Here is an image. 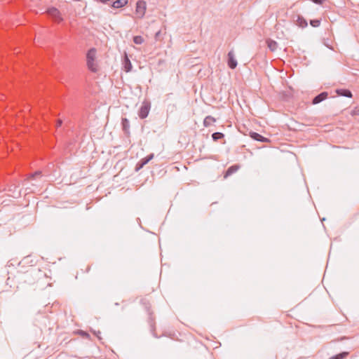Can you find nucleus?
<instances>
[{
  "label": "nucleus",
  "mask_w": 359,
  "mask_h": 359,
  "mask_svg": "<svg viewBox=\"0 0 359 359\" xmlns=\"http://www.w3.org/2000/svg\"><path fill=\"white\" fill-rule=\"evenodd\" d=\"M159 34H160V31H158V32L156 33L155 38L157 39L158 36H159Z\"/></svg>",
  "instance_id": "27"
},
{
  "label": "nucleus",
  "mask_w": 359,
  "mask_h": 359,
  "mask_svg": "<svg viewBox=\"0 0 359 359\" xmlns=\"http://www.w3.org/2000/svg\"><path fill=\"white\" fill-rule=\"evenodd\" d=\"M96 49L93 48H90L86 55L87 66L90 71L93 72H97L98 71V65L95 62L96 58Z\"/></svg>",
  "instance_id": "1"
},
{
  "label": "nucleus",
  "mask_w": 359,
  "mask_h": 359,
  "mask_svg": "<svg viewBox=\"0 0 359 359\" xmlns=\"http://www.w3.org/2000/svg\"><path fill=\"white\" fill-rule=\"evenodd\" d=\"M348 355V352H342L336 355L330 357L329 359H344Z\"/></svg>",
  "instance_id": "17"
},
{
  "label": "nucleus",
  "mask_w": 359,
  "mask_h": 359,
  "mask_svg": "<svg viewBox=\"0 0 359 359\" xmlns=\"http://www.w3.org/2000/svg\"><path fill=\"white\" fill-rule=\"evenodd\" d=\"M123 69H124L125 72H129L131 71L133 66H132L130 60H129L127 54H125L123 61Z\"/></svg>",
  "instance_id": "9"
},
{
  "label": "nucleus",
  "mask_w": 359,
  "mask_h": 359,
  "mask_svg": "<svg viewBox=\"0 0 359 359\" xmlns=\"http://www.w3.org/2000/svg\"><path fill=\"white\" fill-rule=\"evenodd\" d=\"M154 155V154H150L145 158H142L136 165L135 170L137 171L140 169L142 168L144 165L148 163L151 159H153Z\"/></svg>",
  "instance_id": "5"
},
{
  "label": "nucleus",
  "mask_w": 359,
  "mask_h": 359,
  "mask_svg": "<svg viewBox=\"0 0 359 359\" xmlns=\"http://www.w3.org/2000/svg\"><path fill=\"white\" fill-rule=\"evenodd\" d=\"M151 109V103L148 100H144L140 108L138 116L140 118L143 119L147 117Z\"/></svg>",
  "instance_id": "2"
},
{
  "label": "nucleus",
  "mask_w": 359,
  "mask_h": 359,
  "mask_svg": "<svg viewBox=\"0 0 359 359\" xmlns=\"http://www.w3.org/2000/svg\"><path fill=\"white\" fill-rule=\"evenodd\" d=\"M133 42L135 44H142L144 42V39L141 36H135L133 37Z\"/></svg>",
  "instance_id": "19"
},
{
  "label": "nucleus",
  "mask_w": 359,
  "mask_h": 359,
  "mask_svg": "<svg viewBox=\"0 0 359 359\" xmlns=\"http://www.w3.org/2000/svg\"><path fill=\"white\" fill-rule=\"evenodd\" d=\"M147 9L146 3L144 1H138L136 3L135 13L138 18H142Z\"/></svg>",
  "instance_id": "4"
},
{
  "label": "nucleus",
  "mask_w": 359,
  "mask_h": 359,
  "mask_svg": "<svg viewBox=\"0 0 359 359\" xmlns=\"http://www.w3.org/2000/svg\"><path fill=\"white\" fill-rule=\"evenodd\" d=\"M310 24L311 26L314 27H318L320 25V20H311L310 21Z\"/></svg>",
  "instance_id": "20"
},
{
  "label": "nucleus",
  "mask_w": 359,
  "mask_h": 359,
  "mask_svg": "<svg viewBox=\"0 0 359 359\" xmlns=\"http://www.w3.org/2000/svg\"><path fill=\"white\" fill-rule=\"evenodd\" d=\"M297 23L298 26L302 28L306 27L307 26V22L303 17L299 16L297 20Z\"/></svg>",
  "instance_id": "15"
},
{
  "label": "nucleus",
  "mask_w": 359,
  "mask_h": 359,
  "mask_svg": "<svg viewBox=\"0 0 359 359\" xmlns=\"http://www.w3.org/2000/svg\"><path fill=\"white\" fill-rule=\"evenodd\" d=\"M48 15L56 22H60L63 20L60 11L54 7L47 10Z\"/></svg>",
  "instance_id": "3"
},
{
  "label": "nucleus",
  "mask_w": 359,
  "mask_h": 359,
  "mask_svg": "<svg viewBox=\"0 0 359 359\" xmlns=\"http://www.w3.org/2000/svg\"><path fill=\"white\" fill-rule=\"evenodd\" d=\"M336 93L338 95L344 96L347 97H352L351 92L348 89H337Z\"/></svg>",
  "instance_id": "11"
},
{
  "label": "nucleus",
  "mask_w": 359,
  "mask_h": 359,
  "mask_svg": "<svg viewBox=\"0 0 359 359\" xmlns=\"http://www.w3.org/2000/svg\"><path fill=\"white\" fill-rule=\"evenodd\" d=\"M41 172L40 171H36L33 174H30L29 176L27 177V180H31L32 178H34L37 176H41Z\"/></svg>",
  "instance_id": "22"
},
{
  "label": "nucleus",
  "mask_w": 359,
  "mask_h": 359,
  "mask_svg": "<svg viewBox=\"0 0 359 359\" xmlns=\"http://www.w3.org/2000/svg\"><path fill=\"white\" fill-rule=\"evenodd\" d=\"M224 137V134L222 133L216 132L212 135V137L214 141H217L218 140L222 139Z\"/></svg>",
  "instance_id": "18"
},
{
  "label": "nucleus",
  "mask_w": 359,
  "mask_h": 359,
  "mask_svg": "<svg viewBox=\"0 0 359 359\" xmlns=\"http://www.w3.org/2000/svg\"><path fill=\"white\" fill-rule=\"evenodd\" d=\"M327 96L328 93L327 92H323L313 98L312 103L313 104H318L322 101L325 100V99H327Z\"/></svg>",
  "instance_id": "8"
},
{
  "label": "nucleus",
  "mask_w": 359,
  "mask_h": 359,
  "mask_svg": "<svg viewBox=\"0 0 359 359\" xmlns=\"http://www.w3.org/2000/svg\"><path fill=\"white\" fill-rule=\"evenodd\" d=\"M122 128L125 133H128L129 132L130 128V122L126 118H123L122 121Z\"/></svg>",
  "instance_id": "14"
},
{
  "label": "nucleus",
  "mask_w": 359,
  "mask_h": 359,
  "mask_svg": "<svg viewBox=\"0 0 359 359\" xmlns=\"http://www.w3.org/2000/svg\"><path fill=\"white\" fill-rule=\"evenodd\" d=\"M239 168H240V166L238 165H233L230 166L227 169L226 172L224 173V178L226 179L228 177H229L230 175H231L232 174L236 172Z\"/></svg>",
  "instance_id": "10"
},
{
  "label": "nucleus",
  "mask_w": 359,
  "mask_h": 359,
  "mask_svg": "<svg viewBox=\"0 0 359 359\" xmlns=\"http://www.w3.org/2000/svg\"><path fill=\"white\" fill-rule=\"evenodd\" d=\"M102 3H104V4H106L109 1H110L111 0H100Z\"/></svg>",
  "instance_id": "26"
},
{
  "label": "nucleus",
  "mask_w": 359,
  "mask_h": 359,
  "mask_svg": "<svg viewBox=\"0 0 359 359\" xmlns=\"http://www.w3.org/2000/svg\"><path fill=\"white\" fill-rule=\"evenodd\" d=\"M250 136L253 140L259 141V142H270L269 139L264 137L262 135H261L259 133H255V132H250Z\"/></svg>",
  "instance_id": "7"
},
{
  "label": "nucleus",
  "mask_w": 359,
  "mask_h": 359,
  "mask_svg": "<svg viewBox=\"0 0 359 359\" xmlns=\"http://www.w3.org/2000/svg\"><path fill=\"white\" fill-rule=\"evenodd\" d=\"M267 45H268L269 48L272 51L275 50L278 46L277 43L273 40H268Z\"/></svg>",
  "instance_id": "16"
},
{
  "label": "nucleus",
  "mask_w": 359,
  "mask_h": 359,
  "mask_svg": "<svg viewBox=\"0 0 359 359\" xmlns=\"http://www.w3.org/2000/svg\"><path fill=\"white\" fill-rule=\"evenodd\" d=\"M78 333H79L81 336H82L83 337H84V338H89V337H90L89 334H88V333H87V332H85V331L79 330V331L78 332Z\"/></svg>",
  "instance_id": "23"
},
{
  "label": "nucleus",
  "mask_w": 359,
  "mask_h": 359,
  "mask_svg": "<svg viewBox=\"0 0 359 359\" xmlns=\"http://www.w3.org/2000/svg\"><path fill=\"white\" fill-rule=\"evenodd\" d=\"M323 0H313V1L316 4H321Z\"/></svg>",
  "instance_id": "25"
},
{
  "label": "nucleus",
  "mask_w": 359,
  "mask_h": 359,
  "mask_svg": "<svg viewBox=\"0 0 359 359\" xmlns=\"http://www.w3.org/2000/svg\"><path fill=\"white\" fill-rule=\"evenodd\" d=\"M351 115L353 116H355V115H358L359 116V104L355 106L352 111H351Z\"/></svg>",
  "instance_id": "21"
},
{
  "label": "nucleus",
  "mask_w": 359,
  "mask_h": 359,
  "mask_svg": "<svg viewBox=\"0 0 359 359\" xmlns=\"http://www.w3.org/2000/svg\"><path fill=\"white\" fill-rule=\"evenodd\" d=\"M216 122V119L211 116H206L204 120H203V126L206 128L210 126L211 125H212L214 123Z\"/></svg>",
  "instance_id": "13"
},
{
  "label": "nucleus",
  "mask_w": 359,
  "mask_h": 359,
  "mask_svg": "<svg viewBox=\"0 0 359 359\" xmlns=\"http://www.w3.org/2000/svg\"><path fill=\"white\" fill-rule=\"evenodd\" d=\"M228 66L229 68L233 69L237 66V61L235 59L233 50H231L228 53Z\"/></svg>",
  "instance_id": "6"
},
{
  "label": "nucleus",
  "mask_w": 359,
  "mask_h": 359,
  "mask_svg": "<svg viewBox=\"0 0 359 359\" xmlns=\"http://www.w3.org/2000/svg\"><path fill=\"white\" fill-rule=\"evenodd\" d=\"M128 0H116L113 2L112 7L114 8H120L128 4Z\"/></svg>",
  "instance_id": "12"
},
{
  "label": "nucleus",
  "mask_w": 359,
  "mask_h": 359,
  "mask_svg": "<svg viewBox=\"0 0 359 359\" xmlns=\"http://www.w3.org/2000/svg\"><path fill=\"white\" fill-rule=\"evenodd\" d=\"M62 121L61 120H60V119H59V120L57 121V125H56V126H57V127H60V126H61V125H62Z\"/></svg>",
  "instance_id": "24"
}]
</instances>
